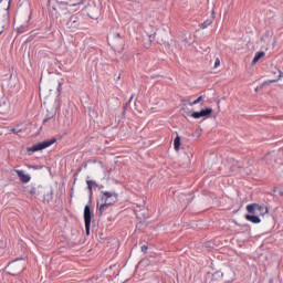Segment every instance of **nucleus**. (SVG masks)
Segmentation results:
<instances>
[{
	"instance_id": "obj_1",
	"label": "nucleus",
	"mask_w": 283,
	"mask_h": 283,
	"mask_svg": "<svg viewBox=\"0 0 283 283\" xmlns=\"http://www.w3.org/2000/svg\"><path fill=\"white\" fill-rule=\"evenodd\" d=\"M248 213H255L256 216H266L269 213V207L265 205L250 203L247 206Z\"/></svg>"
},
{
	"instance_id": "obj_2",
	"label": "nucleus",
	"mask_w": 283,
	"mask_h": 283,
	"mask_svg": "<svg viewBox=\"0 0 283 283\" xmlns=\"http://www.w3.org/2000/svg\"><path fill=\"white\" fill-rule=\"evenodd\" d=\"M92 218H94V213L92 212V208L90 205L84 207V224H85V233L90 235V229L92 228Z\"/></svg>"
},
{
	"instance_id": "obj_3",
	"label": "nucleus",
	"mask_w": 283,
	"mask_h": 283,
	"mask_svg": "<svg viewBox=\"0 0 283 283\" xmlns=\"http://www.w3.org/2000/svg\"><path fill=\"white\" fill-rule=\"evenodd\" d=\"M8 2L7 8L4 9V14L2 15V19L0 20V34H3V30L10 25V3H12V0H6Z\"/></svg>"
},
{
	"instance_id": "obj_4",
	"label": "nucleus",
	"mask_w": 283,
	"mask_h": 283,
	"mask_svg": "<svg viewBox=\"0 0 283 283\" xmlns=\"http://www.w3.org/2000/svg\"><path fill=\"white\" fill-rule=\"evenodd\" d=\"M8 2L7 8L4 9V14L2 15V19L0 20V34H3V30L10 25V3H12V0H6Z\"/></svg>"
},
{
	"instance_id": "obj_5",
	"label": "nucleus",
	"mask_w": 283,
	"mask_h": 283,
	"mask_svg": "<svg viewBox=\"0 0 283 283\" xmlns=\"http://www.w3.org/2000/svg\"><path fill=\"white\" fill-rule=\"evenodd\" d=\"M101 202H111V206L118 201V193L116 191H101Z\"/></svg>"
},
{
	"instance_id": "obj_6",
	"label": "nucleus",
	"mask_w": 283,
	"mask_h": 283,
	"mask_svg": "<svg viewBox=\"0 0 283 283\" xmlns=\"http://www.w3.org/2000/svg\"><path fill=\"white\" fill-rule=\"evenodd\" d=\"M54 143H56V138L44 140V142L34 144L32 147H29L28 151H41L43 149H48V147H52Z\"/></svg>"
},
{
	"instance_id": "obj_7",
	"label": "nucleus",
	"mask_w": 283,
	"mask_h": 283,
	"mask_svg": "<svg viewBox=\"0 0 283 283\" xmlns=\"http://www.w3.org/2000/svg\"><path fill=\"white\" fill-rule=\"evenodd\" d=\"M55 3H57L59 9L64 11V14H70V10H67V6H71V8H76V6H83V3H85V0H81L76 3H72L70 4L69 2L65 1H55Z\"/></svg>"
},
{
	"instance_id": "obj_8",
	"label": "nucleus",
	"mask_w": 283,
	"mask_h": 283,
	"mask_svg": "<svg viewBox=\"0 0 283 283\" xmlns=\"http://www.w3.org/2000/svg\"><path fill=\"white\" fill-rule=\"evenodd\" d=\"M78 25H81L78 17L71 15L70 20L66 22L67 30H70L71 32H76V30H78Z\"/></svg>"
},
{
	"instance_id": "obj_9",
	"label": "nucleus",
	"mask_w": 283,
	"mask_h": 283,
	"mask_svg": "<svg viewBox=\"0 0 283 283\" xmlns=\"http://www.w3.org/2000/svg\"><path fill=\"white\" fill-rule=\"evenodd\" d=\"M109 207H112V202L97 201V203H96L97 214L103 216V213H105V211H107V209H109Z\"/></svg>"
},
{
	"instance_id": "obj_10",
	"label": "nucleus",
	"mask_w": 283,
	"mask_h": 283,
	"mask_svg": "<svg viewBox=\"0 0 283 283\" xmlns=\"http://www.w3.org/2000/svg\"><path fill=\"white\" fill-rule=\"evenodd\" d=\"M17 176L20 179V182H23V185H28V182H30V180H32V177L30 175H25V171L23 170H17L14 169Z\"/></svg>"
},
{
	"instance_id": "obj_11",
	"label": "nucleus",
	"mask_w": 283,
	"mask_h": 283,
	"mask_svg": "<svg viewBox=\"0 0 283 283\" xmlns=\"http://www.w3.org/2000/svg\"><path fill=\"white\" fill-rule=\"evenodd\" d=\"M90 198L94 196V189H98V184L95 180H86Z\"/></svg>"
},
{
	"instance_id": "obj_12",
	"label": "nucleus",
	"mask_w": 283,
	"mask_h": 283,
	"mask_svg": "<svg viewBox=\"0 0 283 283\" xmlns=\"http://www.w3.org/2000/svg\"><path fill=\"white\" fill-rule=\"evenodd\" d=\"M245 220H248V222H252V224H260V222H262V219H260L256 213L245 214Z\"/></svg>"
},
{
	"instance_id": "obj_13",
	"label": "nucleus",
	"mask_w": 283,
	"mask_h": 283,
	"mask_svg": "<svg viewBox=\"0 0 283 283\" xmlns=\"http://www.w3.org/2000/svg\"><path fill=\"white\" fill-rule=\"evenodd\" d=\"M29 31H30V17L27 22H24L20 27H17L18 34H24V32H29Z\"/></svg>"
},
{
	"instance_id": "obj_14",
	"label": "nucleus",
	"mask_w": 283,
	"mask_h": 283,
	"mask_svg": "<svg viewBox=\"0 0 283 283\" xmlns=\"http://www.w3.org/2000/svg\"><path fill=\"white\" fill-rule=\"evenodd\" d=\"M108 39H111V41H120V39H123V35H120L119 32L111 31L108 34Z\"/></svg>"
},
{
	"instance_id": "obj_15",
	"label": "nucleus",
	"mask_w": 283,
	"mask_h": 283,
	"mask_svg": "<svg viewBox=\"0 0 283 283\" xmlns=\"http://www.w3.org/2000/svg\"><path fill=\"white\" fill-rule=\"evenodd\" d=\"M264 56H266V53H264L263 51L256 52L252 60V65H255V63H258L260 59H264Z\"/></svg>"
},
{
	"instance_id": "obj_16",
	"label": "nucleus",
	"mask_w": 283,
	"mask_h": 283,
	"mask_svg": "<svg viewBox=\"0 0 283 283\" xmlns=\"http://www.w3.org/2000/svg\"><path fill=\"white\" fill-rule=\"evenodd\" d=\"M174 147L176 151H180V136L177 135L175 140H174Z\"/></svg>"
},
{
	"instance_id": "obj_17",
	"label": "nucleus",
	"mask_w": 283,
	"mask_h": 283,
	"mask_svg": "<svg viewBox=\"0 0 283 283\" xmlns=\"http://www.w3.org/2000/svg\"><path fill=\"white\" fill-rule=\"evenodd\" d=\"M200 113L202 117L210 116V114H213V108L201 109Z\"/></svg>"
},
{
	"instance_id": "obj_18",
	"label": "nucleus",
	"mask_w": 283,
	"mask_h": 283,
	"mask_svg": "<svg viewBox=\"0 0 283 283\" xmlns=\"http://www.w3.org/2000/svg\"><path fill=\"white\" fill-rule=\"evenodd\" d=\"M56 116V112H52L50 114L45 115V118L43 119V124L48 123V120H52V118Z\"/></svg>"
},
{
	"instance_id": "obj_19",
	"label": "nucleus",
	"mask_w": 283,
	"mask_h": 283,
	"mask_svg": "<svg viewBox=\"0 0 283 283\" xmlns=\"http://www.w3.org/2000/svg\"><path fill=\"white\" fill-rule=\"evenodd\" d=\"M213 23V20H206L203 23L200 24L201 30H207L208 25H211Z\"/></svg>"
},
{
	"instance_id": "obj_20",
	"label": "nucleus",
	"mask_w": 283,
	"mask_h": 283,
	"mask_svg": "<svg viewBox=\"0 0 283 283\" xmlns=\"http://www.w3.org/2000/svg\"><path fill=\"white\" fill-rule=\"evenodd\" d=\"M50 12L52 17H61V13H59V10L56 9V7H52Z\"/></svg>"
},
{
	"instance_id": "obj_21",
	"label": "nucleus",
	"mask_w": 283,
	"mask_h": 283,
	"mask_svg": "<svg viewBox=\"0 0 283 283\" xmlns=\"http://www.w3.org/2000/svg\"><path fill=\"white\" fill-rule=\"evenodd\" d=\"M191 117H192V118H196V119H198V118H203V117H202V113H200V112H193V113L191 114Z\"/></svg>"
},
{
	"instance_id": "obj_22",
	"label": "nucleus",
	"mask_w": 283,
	"mask_h": 283,
	"mask_svg": "<svg viewBox=\"0 0 283 283\" xmlns=\"http://www.w3.org/2000/svg\"><path fill=\"white\" fill-rule=\"evenodd\" d=\"M203 96H199L197 99H195L192 103H190V105H198V103H200L201 101H203Z\"/></svg>"
},
{
	"instance_id": "obj_23",
	"label": "nucleus",
	"mask_w": 283,
	"mask_h": 283,
	"mask_svg": "<svg viewBox=\"0 0 283 283\" xmlns=\"http://www.w3.org/2000/svg\"><path fill=\"white\" fill-rule=\"evenodd\" d=\"M30 196H36L39 193V191L36 190L35 187H32L29 191Z\"/></svg>"
},
{
	"instance_id": "obj_24",
	"label": "nucleus",
	"mask_w": 283,
	"mask_h": 283,
	"mask_svg": "<svg viewBox=\"0 0 283 283\" xmlns=\"http://www.w3.org/2000/svg\"><path fill=\"white\" fill-rule=\"evenodd\" d=\"M220 67V57H217L214 61V69Z\"/></svg>"
},
{
	"instance_id": "obj_25",
	"label": "nucleus",
	"mask_w": 283,
	"mask_h": 283,
	"mask_svg": "<svg viewBox=\"0 0 283 283\" xmlns=\"http://www.w3.org/2000/svg\"><path fill=\"white\" fill-rule=\"evenodd\" d=\"M63 84L61 82L57 83V94H61V90H62Z\"/></svg>"
},
{
	"instance_id": "obj_26",
	"label": "nucleus",
	"mask_w": 283,
	"mask_h": 283,
	"mask_svg": "<svg viewBox=\"0 0 283 283\" xmlns=\"http://www.w3.org/2000/svg\"><path fill=\"white\" fill-rule=\"evenodd\" d=\"M140 249H142V252H143V253H147V250L149 249V247H147V245H142Z\"/></svg>"
},
{
	"instance_id": "obj_27",
	"label": "nucleus",
	"mask_w": 283,
	"mask_h": 283,
	"mask_svg": "<svg viewBox=\"0 0 283 283\" xmlns=\"http://www.w3.org/2000/svg\"><path fill=\"white\" fill-rule=\"evenodd\" d=\"M12 134H19L21 130H17V128L11 129Z\"/></svg>"
},
{
	"instance_id": "obj_28",
	"label": "nucleus",
	"mask_w": 283,
	"mask_h": 283,
	"mask_svg": "<svg viewBox=\"0 0 283 283\" xmlns=\"http://www.w3.org/2000/svg\"><path fill=\"white\" fill-rule=\"evenodd\" d=\"M132 101H134V95L130 96L128 103H132Z\"/></svg>"
},
{
	"instance_id": "obj_29",
	"label": "nucleus",
	"mask_w": 283,
	"mask_h": 283,
	"mask_svg": "<svg viewBox=\"0 0 283 283\" xmlns=\"http://www.w3.org/2000/svg\"><path fill=\"white\" fill-rule=\"evenodd\" d=\"M269 283H274L273 279H269Z\"/></svg>"
},
{
	"instance_id": "obj_30",
	"label": "nucleus",
	"mask_w": 283,
	"mask_h": 283,
	"mask_svg": "<svg viewBox=\"0 0 283 283\" xmlns=\"http://www.w3.org/2000/svg\"><path fill=\"white\" fill-rule=\"evenodd\" d=\"M242 227H243V228H244V227L247 228V227H249V224H243Z\"/></svg>"
},
{
	"instance_id": "obj_31",
	"label": "nucleus",
	"mask_w": 283,
	"mask_h": 283,
	"mask_svg": "<svg viewBox=\"0 0 283 283\" xmlns=\"http://www.w3.org/2000/svg\"><path fill=\"white\" fill-rule=\"evenodd\" d=\"M18 260H21V259H15L13 262H18Z\"/></svg>"
},
{
	"instance_id": "obj_32",
	"label": "nucleus",
	"mask_w": 283,
	"mask_h": 283,
	"mask_svg": "<svg viewBox=\"0 0 283 283\" xmlns=\"http://www.w3.org/2000/svg\"><path fill=\"white\" fill-rule=\"evenodd\" d=\"M233 163H234L235 165H238V161L233 160Z\"/></svg>"
},
{
	"instance_id": "obj_33",
	"label": "nucleus",
	"mask_w": 283,
	"mask_h": 283,
	"mask_svg": "<svg viewBox=\"0 0 283 283\" xmlns=\"http://www.w3.org/2000/svg\"><path fill=\"white\" fill-rule=\"evenodd\" d=\"M0 3H3V0H0Z\"/></svg>"
},
{
	"instance_id": "obj_34",
	"label": "nucleus",
	"mask_w": 283,
	"mask_h": 283,
	"mask_svg": "<svg viewBox=\"0 0 283 283\" xmlns=\"http://www.w3.org/2000/svg\"><path fill=\"white\" fill-rule=\"evenodd\" d=\"M48 6H50V0L48 1Z\"/></svg>"
}]
</instances>
